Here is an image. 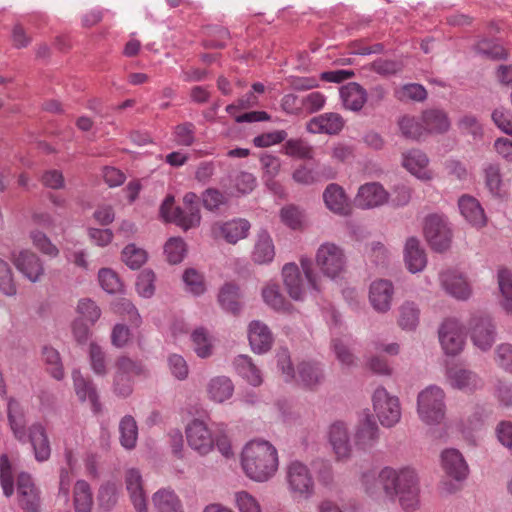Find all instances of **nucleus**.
Wrapping results in <instances>:
<instances>
[{
	"label": "nucleus",
	"mask_w": 512,
	"mask_h": 512,
	"mask_svg": "<svg viewBox=\"0 0 512 512\" xmlns=\"http://www.w3.org/2000/svg\"><path fill=\"white\" fill-rule=\"evenodd\" d=\"M0 290L6 296H14L16 294L12 269L3 258H0Z\"/></svg>",
	"instance_id": "nucleus-56"
},
{
	"label": "nucleus",
	"mask_w": 512,
	"mask_h": 512,
	"mask_svg": "<svg viewBox=\"0 0 512 512\" xmlns=\"http://www.w3.org/2000/svg\"><path fill=\"white\" fill-rule=\"evenodd\" d=\"M313 267L316 273L319 270L331 279L344 272L343 258H313Z\"/></svg>",
	"instance_id": "nucleus-45"
},
{
	"label": "nucleus",
	"mask_w": 512,
	"mask_h": 512,
	"mask_svg": "<svg viewBox=\"0 0 512 512\" xmlns=\"http://www.w3.org/2000/svg\"><path fill=\"white\" fill-rule=\"evenodd\" d=\"M323 201L326 208L339 216H349L352 213V205L344 189L336 184L330 183L323 192Z\"/></svg>",
	"instance_id": "nucleus-17"
},
{
	"label": "nucleus",
	"mask_w": 512,
	"mask_h": 512,
	"mask_svg": "<svg viewBox=\"0 0 512 512\" xmlns=\"http://www.w3.org/2000/svg\"><path fill=\"white\" fill-rule=\"evenodd\" d=\"M115 368L113 391L117 396L126 398L133 391L132 376L143 374L145 369L140 362L126 356L117 359Z\"/></svg>",
	"instance_id": "nucleus-9"
},
{
	"label": "nucleus",
	"mask_w": 512,
	"mask_h": 512,
	"mask_svg": "<svg viewBox=\"0 0 512 512\" xmlns=\"http://www.w3.org/2000/svg\"><path fill=\"white\" fill-rule=\"evenodd\" d=\"M485 185L493 196H501L502 179L497 165H489L484 170Z\"/></svg>",
	"instance_id": "nucleus-57"
},
{
	"label": "nucleus",
	"mask_w": 512,
	"mask_h": 512,
	"mask_svg": "<svg viewBox=\"0 0 512 512\" xmlns=\"http://www.w3.org/2000/svg\"><path fill=\"white\" fill-rule=\"evenodd\" d=\"M282 279L287 293L295 301L303 300L310 288L319 290L313 258H301V268L295 263L285 264Z\"/></svg>",
	"instance_id": "nucleus-3"
},
{
	"label": "nucleus",
	"mask_w": 512,
	"mask_h": 512,
	"mask_svg": "<svg viewBox=\"0 0 512 512\" xmlns=\"http://www.w3.org/2000/svg\"><path fill=\"white\" fill-rule=\"evenodd\" d=\"M186 438L189 446L200 455L208 454L214 447V439L209 429L199 419L193 420L186 427Z\"/></svg>",
	"instance_id": "nucleus-13"
},
{
	"label": "nucleus",
	"mask_w": 512,
	"mask_h": 512,
	"mask_svg": "<svg viewBox=\"0 0 512 512\" xmlns=\"http://www.w3.org/2000/svg\"><path fill=\"white\" fill-rule=\"evenodd\" d=\"M161 216L168 222L175 223L187 231L200 225L201 214L199 208L174 207V197L167 196L160 207Z\"/></svg>",
	"instance_id": "nucleus-10"
},
{
	"label": "nucleus",
	"mask_w": 512,
	"mask_h": 512,
	"mask_svg": "<svg viewBox=\"0 0 512 512\" xmlns=\"http://www.w3.org/2000/svg\"><path fill=\"white\" fill-rule=\"evenodd\" d=\"M445 394L438 386H429L417 398L420 419L428 425L439 424L445 416Z\"/></svg>",
	"instance_id": "nucleus-4"
},
{
	"label": "nucleus",
	"mask_w": 512,
	"mask_h": 512,
	"mask_svg": "<svg viewBox=\"0 0 512 512\" xmlns=\"http://www.w3.org/2000/svg\"><path fill=\"white\" fill-rule=\"evenodd\" d=\"M74 388L81 401L89 400L92 410L95 413L101 411V403L97 393L96 386L90 378H85L79 371H73L72 374Z\"/></svg>",
	"instance_id": "nucleus-27"
},
{
	"label": "nucleus",
	"mask_w": 512,
	"mask_h": 512,
	"mask_svg": "<svg viewBox=\"0 0 512 512\" xmlns=\"http://www.w3.org/2000/svg\"><path fill=\"white\" fill-rule=\"evenodd\" d=\"M494 124L505 134L512 136V114L504 108H497L492 112Z\"/></svg>",
	"instance_id": "nucleus-63"
},
{
	"label": "nucleus",
	"mask_w": 512,
	"mask_h": 512,
	"mask_svg": "<svg viewBox=\"0 0 512 512\" xmlns=\"http://www.w3.org/2000/svg\"><path fill=\"white\" fill-rule=\"evenodd\" d=\"M120 442L126 449H132L136 445L138 437V427L135 419L126 415L122 418L119 424Z\"/></svg>",
	"instance_id": "nucleus-43"
},
{
	"label": "nucleus",
	"mask_w": 512,
	"mask_h": 512,
	"mask_svg": "<svg viewBox=\"0 0 512 512\" xmlns=\"http://www.w3.org/2000/svg\"><path fill=\"white\" fill-rule=\"evenodd\" d=\"M392 296L393 285L390 281L380 279L371 284L369 299L376 311L387 312L391 307Z\"/></svg>",
	"instance_id": "nucleus-23"
},
{
	"label": "nucleus",
	"mask_w": 512,
	"mask_h": 512,
	"mask_svg": "<svg viewBox=\"0 0 512 512\" xmlns=\"http://www.w3.org/2000/svg\"><path fill=\"white\" fill-rule=\"evenodd\" d=\"M241 464L250 479L268 481L278 469L277 450L268 441H251L242 451Z\"/></svg>",
	"instance_id": "nucleus-2"
},
{
	"label": "nucleus",
	"mask_w": 512,
	"mask_h": 512,
	"mask_svg": "<svg viewBox=\"0 0 512 512\" xmlns=\"http://www.w3.org/2000/svg\"><path fill=\"white\" fill-rule=\"evenodd\" d=\"M427 98L426 89L416 83L406 84L398 92V99L400 100H413L424 101Z\"/></svg>",
	"instance_id": "nucleus-62"
},
{
	"label": "nucleus",
	"mask_w": 512,
	"mask_h": 512,
	"mask_svg": "<svg viewBox=\"0 0 512 512\" xmlns=\"http://www.w3.org/2000/svg\"><path fill=\"white\" fill-rule=\"evenodd\" d=\"M239 287L233 283H226L220 289L218 294V302L220 306L233 315L239 314L241 304L239 302Z\"/></svg>",
	"instance_id": "nucleus-36"
},
{
	"label": "nucleus",
	"mask_w": 512,
	"mask_h": 512,
	"mask_svg": "<svg viewBox=\"0 0 512 512\" xmlns=\"http://www.w3.org/2000/svg\"><path fill=\"white\" fill-rule=\"evenodd\" d=\"M369 477L366 476V489L371 495H377L380 490L390 500H398L400 506L406 511H413L419 507V478L410 468L395 470L390 467L383 468L374 485L369 486Z\"/></svg>",
	"instance_id": "nucleus-1"
},
{
	"label": "nucleus",
	"mask_w": 512,
	"mask_h": 512,
	"mask_svg": "<svg viewBox=\"0 0 512 512\" xmlns=\"http://www.w3.org/2000/svg\"><path fill=\"white\" fill-rule=\"evenodd\" d=\"M475 51L492 60H507L508 51L500 44L488 39H482L475 45Z\"/></svg>",
	"instance_id": "nucleus-46"
},
{
	"label": "nucleus",
	"mask_w": 512,
	"mask_h": 512,
	"mask_svg": "<svg viewBox=\"0 0 512 512\" xmlns=\"http://www.w3.org/2000/svg\"><path fill=\"white\" fill-rule=\"evenodd\" d=\"M152 502L156 512H184L179 497L170 489L155 492Z\"/></svg>",
	"instance_id": "nucleus-33"
},
{
	"label": "nucleus",
	"mask_w": 512,
	"mask_h": 512,
	"mask_svg": "<svg viewBox=\"0 0 512 512\" xmlns=\"http://www.w3.org/2000/svg\"><path fill=\"white\" fill-rule=\"evenodd\" d=\"M93 498L90 486L87 482L77 481L74 487L75 512H91Z\"/></svg>",
	"instance_id": "nucleus-41"
},
{
	"label": "nucleus",
	"mask_w": 512,
	"mask_h": 512,
	"mask_svg": "<svg viewBox=\"0 0 512 512\" xmlns=\"http://www.w3.org/2000/svg\"><path fill=\"white\" fill-rule=\"evenodd\" d=\"M234 391L232 381L225 376L213 378L208 384V393L210 398L218 403L229 399Z\"/></svg>",
	"instance_id": "nucleus-38"
},
{
	"label": "nucleus",
	"mask_w": 512,
	"mask_h": 512,
	"mask_svg": "<svg viewBox=\"0 0 512 512\" xmlns=\"http://www.w3.org/2000/svg\"><path fill=\"white\" fill-rule=\"evenodd\" d=\"M467 328L471 341L478 349L487 351L493 346L497 332L488 314L480 311L471 314Z\"/></svg>",
	"instance_id": "nucleus-6"
},
{
	"label": "nucleus",
	"mask_w": 512,
	"mask_h": 512,
	"mask_svg": "<svg viewBox=\"0 0 512 512\" xmlns=\"http://www.w3.org/2000/svg\"><path fill=\"white\" fill-rule=\"evenodd\" d=\"M262 298L275 311L290 312L292 309V304L286 300L277 283H266L262 288Z\"/></svg>",
	"instance_id": "nucleus-34"
},
{
	"label": "nucleus",
	"mask_w": 512,
	"mask_h": 512,
	"mask_svg": "<svg viewBox=\"0 0 512 512\" xmlns=\"http://www.w3.org/2000/svg\"><path fill=\"white\" fill-rule=\"evenodd\" d=\"M429 159L420 150H411L403 155V166L414 176L421 180H430L431 172L427 169Z\"/></svg>",
	"instance_id": "nucleus-29"
},
{
	"label": "nucleus",
	"mask_w": 512,
	"mask_h": 512,
	"mask_svg": "<svg viewBox=\"0 0 512 512\" xmlns=\"http://www.w3.org/2000/svg\"><path fill=\"white\" fill-rule=\"evenodd\" d=\"M193 350L200 358H208L213 353L211 337L203 327L195 329L191 334Z\"/></svg>",
	"instance_id": "nucleus-44"
},
{
	"label": "nucleus",
	"mask_w": 512,
	"mask_h": 512,
	"mask_svg": "<svg viewBox=\"0 0 512 512\" xmlns=\"http://www.w3.org/2000/svg\"><path fill=\"white\" fill-rule=\"evenodd\" d=\"M8 420L10 427L14 433V436L20 441L25 442L26 432L25 426L26 421L24 417V411L20 404L13 398L9 399L8 402Z\"/></svg>",
	"instance_id": "nucleus-35"
},
{
	"label": "nucleus",
	"mask_w": 512,
	"mask_h": 512,
	"mask_svg": "<svg viewBox=\"0 0 512 512\" xmlns=\"http://www.w3.org/2000/svg\"><path fill=\"white\" fill-rule=\"evenodd\" d=\"M0 481L3 493L5 496L10 497L14 492V482L12 467L6 454L0 456Z\"/></svg>",
	"instance_id": "nucleus-53"
},
{
	"label": "nucleus",
	"mask_w": 512,
	"mask_h": 512,
	"mask_svg": "<svg viewBox=\"0 0 512 512\" xmlns=\"http://www.w3.org/2000/svg\"><path fill=\"white\" fill-rule=\"evenodd\" d=\"M117 489L114 484L107 483L100 487L97 500L99 508L105 512L110 511L117 503Z\"/></svg>",
	"instance_id": "nucleus-55"
},
{
	"label": "nucleus",
	"mask_w": 512,
	"mask_h": 512,
	"mask_svg": "<svg viewBox=\"0 0 512 512\" xmlns=\"http://www.w3.org/2000/svg\"><path fill=\"white\" fill-rule=\"evenodd\" d=\"M329 441L338 459H345L350 456V438L348 428L344 422L337 421L330 426Z\"/></svg>",
	"instance_id": "nucleus-25"
},
{
	"label": "nucleus",
	"mask_w": 512,
	"mask_h": 512,
	"mask_svg": "<svg viewBox=\"0 0 512 512\" xmlns=\"http://www.w3.org/2000/svg\"><path fill=\"white\" fill-rule=\"evenodd\" d=\"M403 65L400 61L378 58L371 63V70L382 76H390L400 72Z\"/></svg>",
	"instance_id": "nucleus-59"
},
{
	"label": "nucleus",
	"mask_w": 512,
	"mask_h": 512,
	"mask_svg": "<svg viewBox=\"0 0 512 512\" xmlns=\"http://www.w3.org/2000/svg\"><path fill=\"white\" fill-rule=\"evenodd\" d=\"M18 502L24 512H39L40 492L27 473H20L17 479Z\"/></svg>",
	"instance_id": "nucleus-12"
},
{
	"label": "nucleus",
	"mask_w": 512,
	"mask_h": 512,
	"mask_svg": "<svg viewBox=\"0 0 512 512\" xmlns=\"http://www.w3.org/2000/svg\"><path fill=\"white\" fill-rule=\"evenodd\" d=\"M98 279L102 289L107 293L115 294L121 291L122 283L113 270L109 268L100 269Z\"/></svg>",
	"instance_id": "nucleus-54"
},
{
	"label": "nucleus",
	"mask_w": 512,
	"mask_h": 512,
	"mask_svg": "<svg viewBox=\"0 0 512 512\" xmlns=\"http://www.w3.org/2000/svg\"><path fill=\"white\" fill-rule=\"evenodd\" d=\"M372 401L374 413L383 427H394L400 421L401 406L398 397L379 387L374 391Z\"/></svg>",
	"instance_id": "nucleus-8"
},
{
	"label": "nucleus",
	"mask_w": 512,
	"mask_h": 512,
	"mask_svg": "<svg viewBox=\"0 0 512 512\" xmlns=\"http://www.w3.org/2000/svg\"><path fill=\"white\" fill-rule=\"evenodd\" d=\"M447 379L453 388L464 392H473L483 386L482 379L474 371L460 367L450 368Z\"/></svg>",
	"instance_id": "nucleus-21"
},
{
	"label": "nucleus",
	"mask_w": 512,
	"mask_h": 512,
	"mask_svg": "<svg viewBox=\"0 0 512 512\" xmlns=\"http://www.w3.org/2000/svg\"><path fill=\"white\" fill-rule=\"evenodd\" d=\"M280 217L282 222L293 230H300L304 227L305 212L295 205L283 207Z\"/></svg>",
	"instance_id": "nucleus-48"
},
{
	"label": "nucleus",
	"mask_w": 512,
	"mask_h": 512,
	"mask_svg": "<svg viewBox=\"0 0 512 512\" xmlns=\"http://www.w3.org/2000/svg\"><path fill=\"white\" fill-rule=\"evenodd\" d=\"M43 359L48 366L47 370L57 380H61L64 376L63 367L58 351L52 347L43 348Z\"/></svg>",
	"instance_id": "nucleus-51"
},
{
	"label": "nucleus",
	"mask_w": 512,
	"mask_h": 512,
	"mask_svg": "<svg viewBox=\"0 0 512 512\" xmlns=\"http://www.w3.org/2000/svg\"><path fill=\"white\" fill-rule=\"evenodd\" d=\"M155 274L152 270H143L138 276L136 287L138 293L145 298H150L155 291L154 286Z\"/></svg>",
	"instance_id": "nucleus-60"
},
{
	"label": "nucleus",
	"mask_w": 512,
	"mask_h": 512,
	"mask_svg": "<svg viewBox=\"0 0 512 512\" xmlns=\"http://www.w3.org/2000/svg\"><path fill=\"white\" fill-rule=\"evenodd\" d=\"M423 233L436 253H445L452 243V229L446 216L442 214H429L424 219Z\"/></svg>",
	"instance_id": "nucleus-5"
},
{
	"label": "nucleus",
	"mask_w": 512,
	"mask_h": 512,
	"mask_svg": "<svg viewBox=\"0 0 512 512\" xmlns=\"http://www.w3.org/2000/svg\"><path fill=\"white\" fill-rule=\"evenodd\" d=\"M421 121L426 132L444 133L450 128V121L445 111L441 109H427L423 111Z\"/></svg>",
	"instance_id": "nucleus-32"
},
{
	"label": "nucleus",
	"mask_w": 512,
	"mask_h": 512,
	"mask_svg": "<svg viewBox=\"0 0 512 512\" xmlns=\"http://www.w3.org/2000/svg\"><path fill=\"white\" fill-rule=\"evenodd\" d=\"M457 126L462 134L471 136L475 141L483 138V127L477 117L472 114L462 116L458 120Z\"/></svg>",
	"instance_id": "nucleus-49"
},
{
	"label": "nucleus",
	"mask_w": 512,
	"mask_h": 512,
	"mask_svg": "<svg viewBox=\"0 0 512 512\" xmlns=\"http://www.w3.org/2000/svg\"><path fill=\"white\" fill-rule=\"evenodd\" d=\"M340 97L346 109L360 111L367 101L366 90L356 82H350L341 87Z\"/></svg>",
	"instance_id": "nucleus-31"
},
{
	"label": "nucleus",
	"mask_w": 512,
	"mask_h": 512,
	"mask_svg": "<svg viewBox=\"0 0 512 512\" xmlns=\"http://www.w3.org/2000/svg\"><path fill=\"white\" fill-rule=\"evenodd\" d=\"M399 129L405 138L418 140L426 132L422 121H417L414 117L403 116L400 118Z\"/></svg>",
	"instance_id": "nucleus-50"
},
{
	"label": "nucleus",
	"mask_w": 512,
	"mask_h": 512,
	"mask_svg": "<svg viewBox=\"0 0 512 512\" xmlns=\"http://www.w3.org/2000/svg\"><path fill=\"white\" fill-rule=\"evenodd\" d=\"M234 366L238 374L251 385L258 386L262 383L260 370L247 355H238L234 359Z\"/></svg>",
	"instance_id": "nucleus-37"
},
{
	"label": "nucleus",
	"mask_w": 512,
	"mask_h": 512,
	"mask_svg": "<svg viewBox=\"0 0 512 512\" xmlns=\"http://www.w3.org/2000/svg\"><path fill=\"white\" fill-rule=\"evenodd\" d=\"M248 339L252 350L259 354L270 350L273 343L270 329L259 320H254L249 324Z\"/></svg>",
	"instance_id": "nucleus-22"
},
{
	"label": "nucleus",
	"mask_w": 512,
	"mask_h": 512,
	"mask_svg": "<svg viewBox=\"0 0 512 512\" xmlns=\"http://www.w3.org/2000/svg\"><path fill=\"white\" fill-rule=\"evenodd\" d=\"M17 269L31 282L39 280L44 267L39 258H14Z\"/></svg>",
	"instance_id": "nucleus-42"
},
{
	"label": "nucleus",
	"mask_w": 512,
	"mask_h": 512,
	"mask_svg": "<svg viewBox=\"0 0 512 512\" xmlns=\"http://www.w3.org/2000/svg\"><path fill=\"white\" fill-rule=\"evenodd\" d=\"M380 438V429L374 416L364 412L356 425L354 432L355 445L364 451L370 450L378 443Z\"/></svg>",
	"instance_id": "nucleus-11"
},
{
	"label": "nucleus",
	"mask_w": 512,
	"mask_h": 512,
	"mask_svg": "<svg viewBox=\"0 0 512 512\" xmlns=\"http://www.w3.org/2000/svg\"><path fill=\"white\" fill-rule=\"evenodd\" d=\"M124 482L134 509L137 512H148L147 498L140 471L136 468L127 469Z\"/></svg>",
	"instance_id": "nucleus-15"
},
{
	"label": "nucleus",
	"mask_w": 512,
	"mask_h": 512,
	"mask_svg": "<svg viewBox=\"0 0 512 512\" xmlns=\"http://www.w3.org/2000/svg\"><path fill=\"white\" fill-rule=\"evenodd\" d=\"M344 126V120L338 113H324L313 117L307 123V130L310 133L337 134Z\"/></svg>",
	"instance_id": "nucleus-24"
},
{
	"label": "nucleus",
	"mask_w": 512,
	"mask_h": 512,
	"mask_svg": "<svg viewBox=\"0 0 512 512\" xmlns=\"http://www.w3.org/2000/svg\"><path fill=\"white\" fill-rule=\"evenodd\" d=\"M325 101V96L318 91L301 97L302 113L312 114L321 110L324 107Z\"/></svg>",
	"instance_id": "nucleus-61"
},
{
	"label": "nucleus",
	"mask_w": 512,
	"mask_h": 512,
	"mask_svg": "<svg viewBox=\"0 0 512 512\" xmlns=\"http://www.w3.org/2000/svg\"><path fill=\"white\" fill-rule=\"evenodd\" d=\"M29 442L32 445L35 459L43 462L49 459L51 447L45 428L35 423L29 427Z\"/></svg>",
	"instance_id": "nucleus-28"
},
{
	"label": "nucleus",
	"mask_w": 512,
	"mask_h": 512,
	"mask_svg": "<svg viewBox=\"0 0 512 512\" xmlns=\"http://www.w3.org/2000/svg\"><path fill=\"white\" fill-rule=\"evenodd\" d=\"M458 208L462 217L471 226L482 228L487 224L484 209L475 197L468 194L462 195L458 199Z\"/></svg>",
	"instance_id": "nucleus-20"
},
{
	"label": "nucleus",
	"mask_w": 512,
	"mask_h": 512,
	"mask_svg": "<svg viewBox=\"0 0 512 512\" xmlns=\"http://www.w3.org/2000/svg\"><path fill=\"white\" fill-rule=\"evenodd\" d=\"M498 285L504 297L503 308L512 315V272L507 268L498 270Z\"/></svg>",
	"instance_id": "nucleus-47"
},
{
	"label": "nucleus",
	"mask_w": 512,
	"mask_h": 512,
	"mask_svg": "<svg viewBox=\"0 0 512 512\" xmlns=\"http://www.w3.org/2000/svg\"><path fill=\"white\" fill-rule=\"evenodd\" d=\"M250 227L251 225L246 219L238 218L215 223L212 226V234L217 239H224L230 244H236L239 240L247 237Z\"/></svg>",
	"instance_id": "nucleus-14"
},
{
	"label": "nucleus",
	"mask_w": 512,
	"mask_h": 512,
	"mask_svg": "<svg viewBox=\"0 0 512 512\" xmlns=\"http://www.w3.org/2000/svg\"><path fill=\"white\" fill-rule=\"evenodd\" d=\"M195 126L190 122L179 124L175 128V141L182 146H191L195 141Z\"/></svg>",
	"instance_id": "nucleus-64"
},
{
	"label": "nucleus",
	"mask_w": 512,
	"mask_h": 512,
	"mask_svg": "<svg viewBox=\"0 0 512 512\" xmlns=\"http://www.w3.org/2000/svg\"><path fill=\"white\" fill-rule=\"evenodd\" d=\"M297 381L310 390H315L325 380L321 365L313 361H303L297 366Z\"/></svg>",
	"instance_id": "nucleus-26"
},
{
	"label": "nucleus",
	"mask_w": 512,
	"mask_h": 512,
	"mask_svg": "<svg viewBox=\"0 0 512 512\" xmlns=\"http://www.w3.org/2000/svg\"><path fill=\"white\" fill-rule=\"evenodd\" d=\"M283 153L289 157L309 160L314 156V149L306 140L292 138L286 140L283 145Z\"/></svg>",
	"instance_id": "nucleus-40"
},
{
	"label": "nucleus",
	"mask_w": 512,
	"mask_h": 512,
	"mask_svg": "<svg viewBox=\"0 0 512 512\" xmlns=\"http://www.w3.org/2000/svg\"><path fill=\"white\" fill-rule=\"evenodd\" d=\"M420 309L414 302L406 301L399 308L398 324L403 330H415L419 324Z\"/></svg>",
	"instance_id": "nucleus-39"
},
{
	"label": "nucleus",
	"mask_w": 512,
	"mask_h": 512,
	"mask_svg": "<svg viewBox=\"0 0 512 512\" xmlns=\"http://www.w3.org/2000/svg\"><path fill=\"white\" fill-rule=\"evenodd\" d=\"M440 278L444 289L456 299L467 300L471 296V288L462 275L447 271Z\"/></svg>",
	"instance_id": "nucleus-30"
},
{
	"label": "nucleus",
	"mask_w": 512,
	"mask_h": 512,
	"mask_svg": "<svg viewBox=\"0 0 512 512\" xmlns=\"http://www.w3.org/2000/svg\"><path fill=\"white\" fill-rule=\"evenodd\" d=\"M388 201V193L379 183L362 185L355 197L356 206L362 209H371L382 206Z\"/></svg>",
	"instance_id": "nucleus-18"
},
{
	"label": "nucleus",
	"mask_w": 512,
	"mask_h": 512,
	"mask_svg": "<svg viewBox=\"0 0 512 512\" xmlns=\"http://www.w3.org/2000/svg\"><path fill=\"white\" fill-rule=\"evenodd\" d=\"M439 340L447 355L454 356L462 350L464 340L457 319L450 318L444 321L439 329Z\"/></svg>",
	"instance_id": "nucleus-16"
},
{
	"label": "nucleus",
	"mask_w": 512,
	"mask_h": 512,
	"mask_svg": "<svg viewBox=\"0 0 512 512\" xmlns=\"http://www.w3.org/2000/svg\"><path fill=\"white\" fill-rule=\"evenodd\" d=\"M89 360L91 369L96 375L105 376L107 374L105 353L102 348L94 342L90 343Z\"/></svg>",
	"instance_id": "nucleus-52"
},
{
	"label": "nucleus",
	"mask_w": 512,
	"mask_h": 512,
	"mask_svg": "<svg viewBox=\"0 0 512 512\" xmlns=\"http://www.w3.org/2000/svg\"><path fill=\"white\" fill-rule=\"evenodd\" d=\"M286 480L294 499L307 500L314 494L313 477L302 462L293 461L287 466Z\"/></svg>",
	"instance_id": "nucleus-7"
},
{
	"label": "nucleus",
	"mask_w": 512,
	"mask_h": 512,
	"mask_svg": "<svg viewBox=\"0 0 512 512\" xmlns=\"http://www.w3.org/2000/svg\"><path fill=\"white\" fill-rule=\"evenodd\" d=\"M77 312L91 325H94L101 316V309L90 298H83L78 301Z\"/></svg>",
	"instance_id": "nucleus-58"
},
{
	"label": "nucleus",
	"mask_w": 512,
	"mask_h": 512,
	"mask_svg": "<svg viewBox=\"0 0 512 512\" xmlns=\"http://www.w3.org/2000/svg\"><path fill=\"white\" fill-rule=\"evenodd\" d=\"M442 468L446 475L456 482L464 480L469 472L468 465L457 449H446L441 454Z\"/></svg>",
	"instance_id": "nucleus-19"
}]
</instances>
